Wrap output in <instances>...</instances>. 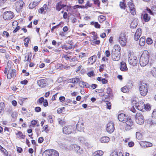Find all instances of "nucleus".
I'll list each match as a JSON object with an SVG mask.
<instances>
[{
	"label": "nucleus",
	"mask_w": 156,
	"mask_h": 156,
	"mask_svg": "<svg viewBox=\"0 0 156 156\" xmlns=\"http://www.w3.org/2000/svg\"><path fill=\"white\" fill-rule=\"evenodd\" d=\"M149 57V52L147 51H144L140 59V63L141 66H144L148 63Z\"/></svg>",
	"instance_id": "1"
},
{
	"label": "nucleus",
	"mask_w": 156,
	"mask_h": 156,
	"mask_svg": "<svg viewBox=\"0 0 156 156\" xmlns=\"http://www.w3.org/2000/svg\"><path fill=\"white\" fill-rule=\"evenodd\" d=\"M124 123H125V128L126 131L130 130L134 127V122L130 118L128 117Z\"/></svg>",
	"instance_id": "2"
},
{
	"label": "nucleus",
	"mask_w": 156,
	"mask_h": 156,
	"mask_svg": "<svg viewBox=\"0 0 156 156\" xmlns=\"http://www.w3.org/2000/svg\"><path fill=\"white\" fill-rule=\"evenodd\" d=\"M139 90L140 94L141 96H145L148 91V88L147 84L145 83H141L140 86Z\"/></svg>",
	"instance_id": "3"
},
{
	"label": "nucleus",
	"mask_w": 156,
	"mask_h": 156,
	"mask_svg": "<svg viewBox=\"0 0 156 156\" xmlns=\"http://www.w3.org/2000/svg\"><path fill=\"white\" fill-rule=\"evenodd\" d=\"M42 156H59V153L55 150H48L43 152Z\"/></svg>",
	"instance_id": "4"
},
{
	"label": "nucleus",
	"mask_w": 156,
	"mask_h": 156,
	"mask_svg": "<svg viewBox=\"0 0 156 156\" xmlns=\"http://www.w3.org/2000/svg\"><path fill=\"white\" fill-rule=\"evenodd\" d=\"M136 122L138 124H143L144 122V119L143 115L141 113H137L135 117Z\"/></svg>",
	"instance_id": "5"
},
{
	"label": "nucleus",
	"mask_w": 156,
	"mask_h": 156,
	"mask_svg": "<svg viewBox=\"0 0 156 156\" xmlns=\"http://www.w3.org/2000/svg\"><path fill=\"white\" fill-rule=\"evenodd\" d=\"M14 16V13L11 11L5 12L3 15V18L5 20H10L12 19Z\"/></svg>",
	"instance_id": "6"
},
{
	"label": "nucleus",
	"mask_w": 156,
	"mask_h": 156,
	"mask_svg": "<svg viewBox=\"0 0 156 156\" xmlns=\"http://www.w3.org/2000/svg\"><path fill=\"white\" fill-rule=\"evenodd\" d=\"M73 129L71 126H65L63 128V132L66 134H69L72 133Z\"/></svg>",
	"instance_id": "7"
},
{
	"label": "nucleus",
	"mask_w": 156,
	"mask_h": 156,
	"mask_svg": "<svg viewBox=\"0 0 156 156\" xmlns=\"http://www.w3.org/2000/svg\"><path fill=\"white\" fill-rule=\"evenodd\" d=\"M111 54L112 58L113 60L118 61L119 60L120 56V52H116L113 50Z\"/></svg>",
	"instance_id": "8"
},
{
	"label": "nucleus",
	"mask_w": 156,
	"mask_h": 156,
	"mask_svg": "<svg viewBox=\"0 0 156 156\" xmlns=\"http://www.w3.org/2000/svg\"><path fill=\"white\" fill-rule=\"evenodd\" d=\"M114 124L112 122H109L107 126L106 130L107 132L110 133H112L114 130Z\"/></svg>",
	"instance_id": "9"
},
{
	"label": "nucleus",
	"mask_w": 156,
	"mask_h": 156,
	"mask_svg": "<svg viewBox=\"0 0 156 156\" xmlns=\"http://www.w3.org/2000/svg\"><path fill=\"white\" fill-rule=\"evenodd\" d=\"M119 41L121 45L123 46L126 44V39L125 34H121L120 35L119 37Z\"/></svg>",
	"instance_id": "10"
},
{
	"label": "nucleus",
	"mask_w": 156,
	"mask_h": 156,
	"mask_svg": "<svg viewBox=\"0 0 156 156\" xmlns=\"http://www.w3.org/2000/svg\"><path fill=\"white\" fill-rule=\"evenodd\" d=\"M128 61L129 64L134 66L137 64V57L136 56L129 57L128 59Z\"/></svg>",
	"instance_id": "11"
},
{
	"label": "nucleus",
	"mask_w": 156,
	"mask_h": 156,
	"mask_svg": "<svg viewBox=\"0 0 156 156\" xmlns=\"http://www.w3.org/2000/svg\"><path fill=\"white\" fill-rule=\"evenodd\" d=\"M128 5L130 9V11L131 14L132 15H135L136 14V11L134 4L132 2H129L128 3Z\"/></svg>",
	"instance_id": "12"
},
{
	"label": "nucleus",
	"mask_w": 156,
	"mask_h": 156,
	"mask_svg": "<svg viewBox=\"0 0 156 156\" xmlns=\"http://www.w3.org/2000/svg\"><path fill=\"white\" fill-rule=\"evenodd\" d=\"M24 4V2L22 0H19L15 3L16 10L19 12L22 9L23 5Z\"/></svg>",
	"instance_id": "13"
},
{
	"label": "nucleus",
	"mask_w": 156,
	"mask_h": 156,
	"mask_svg": "<svg viewBox=\"0 0 156 156\" xmlns=\"http://www.w3.org/2000/svg\"><path fill=\"white\" fill-rule=\"evenodd\" d=\"M37 83L38 86L42 88L46 86L48 84L46 79L40 80H38Z\"/></svg>",
	"instance_id": "14"
},
{
	"label": "nucleus",
	"mask_w": 156,
	"mask_h": 156,
	"mask_svg": "<svg viewBox=\"0 0 156 156\" xmlns=\"http://www.w3.org/2000/svg\"><path fill=\"white\" fill-rule=\"evenodd\" d=\"M16 75V71L14 69H9L8 70L7 74V77L9 79H10L12 77H14Z\"/></svg>",
	"instance_id": "15"
},
{
	"label": "nucleus",
	"mask_w": 156,
	"mask_h": 156,
	"mask_svg": "<svg viewBox=\"0 0 156 156\" xmlns=\"http://www.w3.org/2000/svg\"><path fill=\"white\" fill-rule=\"evenodd\" d=\"M135 106L137 109L141 111L144 108L145 104L142 101H140L136 103L135 105Z\"/></svg>",
	"instance_id": "16"
},
{
	"label": "nucleus",
	"mask_w": 156,
	"mask_h": 156,
	"mask_svg": "<svg viewBox=\"0 0 156 156\" xmlns=\"http://www.w3.org/2000/svg\"><path fill=\"white\" fill-rule=\"evenodd\" d=\"M128 118V117L127 115H126L125 114L123 113H121L119 114L118 116V120L120 121L123 122V123Z\"/></svg>",
	"instance_id": "17"
},
{
	"label": "nucleus",
	"mask_w": 156,
	"mask_h": 156,
	"mask_svg": "<svg viewBox=\"0 0 156 156\" xmlns=\"http://www.w3.org/2000/svg\"><path fill=\"white\" fill-rule=\"evenodd\" d=\"M141 18L145 22H148L150 20L151 17L147 13L142 14L141 16Z\"/></svg>",
	"instance_id": "18"
},
{
	"label": "nucleus",
	"mask_w": 156,
	"mask_h": 156,
	"mask_svg": "<svg viewBox=\"0 0 156 156\" xmlns=\"http://www.w3.org/2000/svg\"><path fill=\"white\" fill-rule=\"evenodd\" d=\"M129 85H127L123 87L121 89V91L124 93H127L129 91V90L131 88L132 85L131 83H129Z\"/></svg>",
	"instance_id": "19"
},
{
	"label": "nucleus",
	"mask_w": 156,
	"mask_h": 156,
	"mask_svg": "<svg viewBox=\"0 0 156 156\" xmlns=\"http://www.w3.org/2000/svg\"><path fill=\"white\" fill-rule=\"evenodd\" d=\"M120 68L121 70L122 71H126L128 70L126 63L123 61L120 63Z\"/></svg>",
	"instance_id": "20"
},
{
	"label": "nucleus",
	"mask_w": 156,
	"mask_h": 156,
	"mask_svg": "<svg viewBox=\"0 0 156 156\" xmlns=\"http://www.w3.org/2000/svg\"><path fill=\"white\" fill-rule=\"evenodd\" d=\"M66 6V5L62 4L61 1L58 2L56 4V9L59 11L62 8Z\"/></svg>",
	"instance_id": "21"
},
{
	"label": "nucleus",
	"mask_w": 156,
	"mask_h": 156,
	"mask_svg": "<svg viewBox=\"0 0 156 156\" xmlns=\"http://www.w3.org/2000/svg\"><path fill=\"white\" fill-rule=\"evenodd\" d=\"M97 56L95 55H94L90 57L88 59L89 63L91 64H93L96 61Z\"/></svg>",
	"instance_id": "22"
},
{
	"label": "nucleus",
	"mask_w": 156,
	"mask_h": 156,
	"mask_svg": "<svg viewBox=\"0 0 156 156\" xmlns=\"http://www.w3.org/2000/svg\"><path fill=\"white\" fill-rule=\"evenodd\" d=\"M103 152L102 151H97L93 153L92 156H101L103 155Z\"/></svg>",
	"instance_id": "23"
},
{
	"label": "nucleus",
	"mask_w": 156,
	"mask_h": 156,
	"mask_svg": "<svg viewBox=\"0 0 156 156\" xmlns=\"http://www.w3.org/2000/svg\"><path fill=\"white\" fill-rule=\"evenodd\" d=\"M110 140L109 138L107 136H104L101 137L100 141L102 143H108Z\"/></svg>",
	"instance_id": "24"
},
{
	"label": "nucleus",
	"mask_w": 156,
	"mask_h": 156,
	"mask_svg": "<svg viewBox=\"0 0 156 156\" xmlns=\"http://www.w3.org/2000/svg\"><path fill=\"white\" fill-rule=\"evenodd\" d=\"M76 129L79 131H82L84 129L83 125V123H78L76 125Z\"/></svg>",
	"instance_id": "25"
},
{
	"label": "nucleus",
	"mask_w": 156,
	"mask_h": 156,
	"mask_svg": "<svg viewBox=\"0 0 156 156\" xmlns=\"http://www.w3.org/2000/svg\"><path fill=\"white\" fill-rule=\"evenodd\" d=\"M137 24V20L135 19L131 22L130 25V27L133 28H135L136 27Z\"/></svg>",
	"instance_id": "26"
},
{
	"label": "nucleus",
	"mask_w": 156,
	"mask_h": 156,
	"mask_svg": "<svg viewBox=\"0 0 156 156\" xmlns=\"http://www.w3.org/2000/svg\"><path fill=\"white\" fill-rule=\"evenodd\" d=\"M80 86L81 87H89V85L87 82L84 81H80L79 83Z\"/></svg>",
	"instance_id": "27"
},
{
	"label": "nucleus",
	"mask_w": 156,
	"mask_h": 156,
	"mask_svg": "<svg viewBox=\"0 0 156 156\" xmlns=\"http://www.w3.org/2000/svg\"><path fill=\"white\" fill-rule=\"evenodd\" d=\"M39 2L35 1L30 3L29 5V8L31 9L34 8L39 4Z\"/></svg>",
	"instance_id": "28"
},
{
	"label": "nucleus",
	"mask_w": 156,
	"mask_h": 156,
	"mask_svg": "<svg viewBox=\"0 0 156 156\" xmlns=\"http://www.w3.org/2000/svg\"><path fill=\"white\" fill-rule=\"evenodd\" d=\"M145 43V38L144 37H142L140 39L139 44L140 46H143Z\"/></svg>",
	"instance_id": "29"
},
{
	"label": "nucleus",
	"mask_w": 156,
	"mask_h": 156,
	"mask_svg": "<svg viewBox=\"0 0 156 156\" xmlns=\"http://www.w3.org/2000/svg\"><path fill=\"white\" fill-rule=\"evenodd\" d=\"M71 147L73 150L75 151L76 152L80 149V147L76 144L71 145Z\"/></svg>",
	"instance_id": "30"
},
{
	"label": "nucleus",
	"mask_w": 156,
	"mask_h": 156,
	"mask_svg": "<svg viewBox=\"0 0 156 156\" xmlns=\"http://www.w3.org/2000/svg\"><path fill=\"white\" fill-rule=\"evenodd\" d=\"M61 47L62 49L67 50L68 49H73L75 47L72 45H70L69 46L67 47L66 45H62Z\"/></svg>",
	"instance_id": "31"
},
{
	"label": "nucleus",
	"mask_w": 156,
	"mask_h": 156,
	"mask_svg": "<svg viewBox=\"0 0 156 156\" xmlns=\"http://www.w3.org/2000/svg\"><path fill=\"white\" fill-rule=\"evenodd\" d=\"M114 50H113L114 51L116 52H120L121 50V48L119 45H115L114 46Z\"/></svg>",
	"instance_id": "32"
},
{
	"label": "nucleus",
	"mask_w": 156,
	"mask_h": 156,
	"mask_svg": "<svg viewBox=\"0 0 156 156\" xmlns=\"http://www.w3.org/2000/svg\"><path fill=\"white\" fill-rule=\"evenodd\" d=\"M17 137L20 138L24 139L25 137V135L23 134L21 132L19 131L17 134Z\"/></svg>",
	"instance_id": "33"
},
{
	"label": "nucleus",
	"mask_w": 156,
	"mask_h": 156,
	"mask_svg": "<svg viewBox=\"0 0 156 156\" xmlns=\"http://www.w3.org/2000/svg\"><path fill=\"white\" fill-rule=\"evenodd\" d=\"M110 156H123V155L122 153H119L118 155L117 152L114 151L111 153Z\"/></svg>",
	"instance_id": "34"
},
{
	"label": "nucleus",
	"mask_w": 156,
	"mask_h": 156,
	"mask_svg": "<svg viewBox=\"0 0 156 156\" xmlns=\"http://www.w3.org/2000/svg\"><path fill=\"white\" fill-rule=\"evenodd\" d=\"M31 55H31L30 54H29L27 56V55L25 56V58L24 60V61L25 62L27 61L28 62H30L31 58H30V59H29V58H31Z\"/></svg>",
	"instance_id": "35"
},
{
	"label": "nucleus",
	"mask_w": 156,
	"mask_h": 156,
	"mask_svg": "<svg viewBox=\"0 0 156 156\" xmlns=\"http://www.w3.org/2000/svg\"><path fill=\"white\" fill-rule=\"evenodd\" d=\"M151 73L154 77H156V69L154 67L152 68L151 70Z\"/></svg>",
	"instance_id": "36"
},
{
	"label": "nucleus",
	"mask_w": 156,
	"mask_h": 156,
	"mask_svg": "<svg viewBox=\"0 0 156 156\" xmlns=\"http://www.w3.org/2000/svg\"><path fill=\"white\" fill-rule=\"evenodd\" d=\"M106 19V17L103 16H100L98 18L100 22L102 23Z\"/></svg>",
	"instance_id": "37"
},
{
	"label": "nucleus",
	"mask_w": 156,
	"mask_h": 156,
	"mask_svg": "<svg viewBox=\"0 0 156 156\" xmlns=\"http://www.w3.org/2000/svg\"><path fill=\"white\" fill-rule=\"evenodd\" d=\"M141 34V29L140 28H138L136 30V33L134 35L136 36V35H137V36H140Z\"/></svg>",
	"instance_id": "38"
},
{
	"label": "nucleus",
	"mask_w": 156,
	"mask_h": 156,
	"mask_svg": "<svg viewBox=\"0 0 156 156\" xmlns=\"http://www.w3.org/2000/svg\"><path fill=\"white\" fill-rule=\"evenodd\" d=\"M119 6L120 8L123 9H125V8L126 7L125 3L124 2H120Z\"/></svg>",
	"instance_id": "39"
},
{
	"label": "nucleus",
	"mask_w": 156,
	"mask_h": 156,
	"mask_svg": "<svg viewBox=\"0 0 156 156\" xmlns=\"http://www.w3.org/2000/svg\"><path fill=\"white\" fill-rule=\"evenodd\" d=\"M5 108L4 104L3 102H1L0 103V113H2Z\"/></svg>",
	"instance_id": "40"
},
{
	"label": "nucleus",
	"mask_w": 156,
	"mask_h": 156,
	"mask_svg": "<svg viewBox=\"0 0 156 156\" xmlns=\"http://www.w3.org/2000/svg\"><path fill=\"white\" fill-rule=\"evenodd\" d=\"M74 83H79L81 81V79L79 78H73Z\"/></svg>",
	"instance_id": "41"
},
{
	"label": "nucleus",
	"mask_w": 156,
	"mask_h": 156,
	"mask_svg": "<svg viewBox=\"0 0 156 156\" xmlns=\"http://www.w3.org/2000/svg\"><path fill=\"white\" fill-rule=\"evenodd\" d=\"M146 42L147 44H151L153 43V41L151 38H148L146 41Z\"/></svg>",
	"instance_id": "42"
},
{
	"label": "nucleus",
	"mask_w": 156,
	"mask_h": 156,
	"mask_svg": "<svg viewBox=\"0 0 156 156\" xmlns=\"http://www.w3.org/2000/svg\"><path fill=\"white\" fill-rule=\"evenodd\" d=\"M136 138L138 140L142 138V135L139 132H136Z\"/></svg>",
	"instance_id": "43"
},
{
	"label": "nucleus",
	"mask_w": 156,
	"mask_h": 156,
	"mask_svg": "<svg viewBox=\"0 0 156 156\" xmlns=\"http://www.w3.org/2000/svg\"><path fill=\"white\" fill-rule=\"evenodd\" d=\"M44 98L43 97H41L38 100L37 102V103L42 104L44 101Z\"/></svg>",
	"instance_id": "44"
},
{
	"label": "nucleus",
	"mask_w": 156,
	"mask_h": 156,
	"mask_svg": "<svg viewBox=\"0 0 156 156\" xmlns=\"http://www.w3.org/2000/svg\"><path fill=\"white\" fill-rule=\"evenodd\" d=\"M58 122L59 124L62 126H63L65 123V121L63 120H61L60 119H58Z\"/></svg>",
	"instance_id": "45"
},
{
	"label": "nucleus",
	"mask_w": 156,
	"mask_h": 156,
	"mask_svg": "<svg viewBox=\"0 0 156 156\" xmlns=\"http://www.w3.org/2000/svg\"><path fill=\"white\" fill-rule=\"evenodd\" d=\"M106 103L107 106V108L109 109H110L111 108V103L108 101H106Z\"/></svg>",
	"instance_id": "46"
},
{
	"label": "nucleus",
	"mask_w": 156,
	"mask_h": 156,
	"mask_svg": "<svg viewBox=\"0 0 156 156\" xmlns=\"http://www.w3.org/2000/svg\"><path fill=\"white\" fill-rule=\"evenodd\" d=\"M150 108L151 107L149 104H147L146 105H145L144 109H145L146 110H149L150 109Z\"/></svg>",
	"instance_id": "47"
},
{
	"label": "nucleus",
	"mask_w": 156,
	"mask_h": 156,
	"mask_svg": "<svg viewBox=\"0 0 156 156\" xmlns=\"http://www.w3.org/2000/svg\"><path fill=\"white\" fill-rule=\"evenodd\" d=\"M71 57L70 56H68V54H64L62 58H64L66 60H69L71 58Z\"/></svg>",
	"instance_id": "48"
},
{
	"label": "nucleus",
	"mask_w": 156,
	"mask_h": 156,
	"mask_svg": "<svg viewBox=\"0 0 156 156\" xmlns=\"http://www.w3.org/2000/svg\"><path fill=\"white\" fill-rule=\"evenodd\" d=\"M79 140L80 142L82 143H85V140L83 137L80 136L79 138Z\"/></svg>",
	"instance_id": "49"
},
{
	"label": "nucleus",
	"mask_w": 156,
	"mask_h": 156,
	"mask_svg": "<svg viewBox=\"0 0 156 156\" xmlns=\"http://www.w3.org/2000/svg\"><path fill=\"white\" fill-rule=\"evenodd\" d=\"M44 11V10L42 7L40 9H39L38 12L41 14H43V12H44V14H45L46 13V12H45Z\"/></svg>",
	"instance_id": "50"
},
{
	"label": "nucleus",
	"mask_w": 156,
	"mask_h": 156,
	"mask_svg": "<svg viewBox=\"0 0 156 156\" xmlns=\"http://www.w3.org/2000/svg\"><path fill=\"white\" fill-rule=\"evenodd\" d=\"M94 3L97 5L98 7H99L100 5V2L99 0H93Z\"/></svg>",
	"instance_id": "51"
},
{
	"label": "nucleus",
	"mask_w": 156,
	"mask_h": 156,
	"mask_svg": "<svg viewBox=\"0 0 156 156\" xmlns=\"http://www.w3.org/2000/svg\"><path fill=\"white\" fill-rule=\"evenodd\" d=\"M1 151L4 154L6 155V156H7L8 154V153L6 150H5V148H4L3 147L2 149L1 150Z\"/></svg>",
	"instance_id": "52"
},
{
	"label": "nucleus",
	"mask_w": 156,
	"mask_h": 156,
	"mask_svg": "<svg viewBox=\"0 0 156 156\" xmlns=\"http://www.w3.org/2000/svg\"><path fill=\"white\" fill-rule=\"evenodd\" d=\"M17 116V114L16 112H13L11 115V116L15 119L16 118Z\"/></svg>",
	"instance_id": "53"
},
{
	"label": "nucleus",
	"mask_w": 156,
	"mask_h": 156,
	"mask_svg": "<svg viewBox=\"0 0 156 156\" xmlns=\"http://www.w3.org/2000/svg\"><path fill=\"white\" fill-rule=\"evenodd\" d=\"M105 55L107 57H109L110 56L111 54L109 50H106L105 51Z\"/></svg>",
	"instance_id": "54"
},
{
	"label": "nucleus",
	"mask_w": 156,
	"mask_h": 156,
	"mask_svg": "<svg viewBox=\"0 0 156 156\" xmlns=\"http://www.w3.org/2000/svg\"><path fill=\"white\" fill-rule=\"evenodd\" d=\"M87 75L91 77L92 76H94V74L93 71H90L89 72L87 73Z\"/></svg>",
	"instance_id": "55"
},
{
	"label": "nucleus",
	"mask_w": 156,
	"mask_h": 156,
	"mask_svg": "<svg viewBox=\"0 0 156 156\" xmlns=\"http://www.w3.org/2000/svg\"><path fill=\"white\" fill-rule=\"evenodd\" d=\"M145 144L147 147H150L152 146V144L148 142H145Z\"/></svg>",
	"instance_id": "56"
},
{
	"label": "nucleus",
	"mask_w": 156,
	"mask_h": 156,
	"mask_svg": "<svg viewBox=\"0 0 156 156\" xmlns=\"http://www.w3.org/2000/svg\"><path fill=\"white\" fill-rule=\"evenodd\" d=\"M152 116L154 118H156V109L154 110L152 114Z\"/></svg>",
	"instance_id": "57"
},
{
	"label": "nucleus",
	"mask_w": 156,
	"mask_h": 156,
	"mask_svg": "<svg viewBox=\"0 0 156 156\" xmlns=\"http://www.w3.org/2000/svg\"><path fill=\"white\" fill-rule=\"evenodd\" d=\"M35 110L36 112H38L41 111V109L40 107H37L35 108Z\"/></svg>",
	"instance_id": "58"
},
{
	"label": "nucleus",
	"mask_w": 156,
	"mask_h": 156,
	"mask_svg": "<svg viewBox=\"0 0 156 156\" xmlns=\"http://www.w3.org/2000/svg\"><path fill=\"white\" fill-rule=\"evenodd\" d=\"M94 26L96 28H100V25L97 22H95Z\"/></svg>",
	"instance_id": "59"
},
{
	"label": "nucleus",
	"mask_w": 156,
	"mask_h": 156,
	"mask_svg": "<svg viewBox=\"0 0 156 156\" xmlns=\"http://www.w3.org/2000/svg\"><path fill=\"white\" fill-rule=\"evenodd\" d=\"M43 105L44 107H46L48 105V103L47 100L44 99V101L43 102Z\"/></svg>",
	"instance_id": "60"
},
{
	"label": "nucleus",
	"mask_w": 156,
	"mask_h": 156,
	"mask_svg": "<svg viewBox=\"0 0 156 156\" xmlns=\"http://www.w3.org/2000/svg\"><path fill=\"white\" fill-rule=\"evenodd\" d=\"M128 145L129 147H132L134 145V143L132 141L129 142L128 143Z\"/></svg>",
	"instance_id": "61"
},
{
	"label": "nucleus",
	"mask_w": 156,
	"mask_h": 156,
	"mask_svg": "<svg viewBox=\"0 0 156 156\" xmlns=\"http://www.w3.org/2000/svg\"><path fill=\"white\" fill-rule=\"evenodd\" d=\"M43 140H44V139H43V137H39L38 138V142L39 143H41L43 142Z\"/></svg>",
	"instance_id": "62"
},
{
	"label": "nucleus",
	"mask_w": 156,
	"mask_h": 156,
	"mask_svg": "<svg viewBox=\"0 0 156 156\" xmlns=\"http://www.w3.org/2000/svg\"><path fill=\"white\" fill-rule=\"evenodd\" d=\"M28 83V81L26 80H24L21 81L20 83L22 84L26 85Z\"/></svg>",
	"instance_id": "63"
},
{
	"label": "nucleus",
	"mask_w": 156,
	"mask_h": 156,
	"mask_svg": "<svg viewBox=\"0 0 156 156\" xmlns=\"http://www.w3.org/2000/svg\"><path fill=\"white\" fill-rule=\"evenodd\" d=\"M147 122L150 125H152L153 124V122H152V120L151 119H149L148 120Z\"/></svg>",
	"instance_id": "64"
}]
</instances>
